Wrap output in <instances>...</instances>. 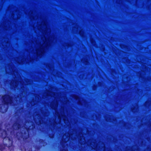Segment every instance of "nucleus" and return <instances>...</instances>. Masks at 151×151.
<instances>
[{
  "label": "nucleus",
  "mask_w": 151,
  "mask_h": 151,
  "mask_svg": "<svg viewBox=\"0 0 151 151\" xmlns=\"http://www.w3.org/2000/svg\"><path fill=\"white\" fill-rule=\"evenodd\" d=\"M68 136L65 138L66 134L63 135V141L64 142H67L69 139L70 137V136L69 134H67Z\"/></svg>",
  "instance_id": "3"
},
{
  "label": "nucleus",
  "mask_w": 151,
  "mask_h": 151,
  "mask_svg": "<svg viewBox=\"0 0 151 151\" xmlns=\"http://www.w3.org/2000/svg\"><path fill=\"white\" fill-rule=\"evenodd\" d=\"M6 135V133L4 131L3 132L2 137V138H5V136Z\"/></svg>",
  "instance_id": "4"
},
{
  "label": "nucleus",
  "mask_w": 151,
  "mask_h": 151,
  "mask_svg": "<svg viewBox=\"0 0 151 151\" xmlns=\"http://www.w3.org/2000/svg\"><path fill=\"white\" fill-rule=\"evenodd\" d=\"M0 151H2L0 149Z\"/></svg>",
  "instance_id": "6"
},
{
  "label": "nucleus",
  "mask_w": 151,
  "mask_h": 151,
  "mask_svg": "<svg viewBox=\"0 0 151 151\" xmlns=\"http://www.w3.org/2000/svg\"><path fill=\"white\" fill-rule=\"evenodd\" d=\"M45 41L43 40L42 42L39 44L37 43V41L36 43L37 44L39 48L37 49L36 53L37 55H42L45 52V48H47V46L50 45V42L48 40L45 38Z\"/></svg>",
  "instance_id": "1"
},
{
  "label": "nucleus",
  "mask_w": 151,
  "mask_h": 151,
  "mask_svg": "<svg viewBox=\"0 0 151 151\" xmlns=\"http://www.w3.org/2000/svg\"><path fill=\"white\" fill-rule=\"evenodd\" d=\"M2 99L6 104H8L12 101V99L9 96H2Z\"/></svg>",
  "instance_id": "2"
},
{
  "label": "nucleus",
  "mask_w": 151,
  "mask_h": 151,
  "mask_svg": "<svg viewBox=\"0 0 151 151\" xmlns=\"http://www.w3.org/2000/svg\"><path fill=\"white\" fill-rule=\"evenodd\" d=\"M56 105L57 106V105H58V104H56Z\"/></svg>",
  "instance_id": "5"
},
{
  "label": "nucleus",
  "mask_w": 151,
  "mask_h": 151,
  "mask_svg": "<svg viewBox=\"0 0 151 151\" xmlns=\"http://www.w3.org/2000/svg\"><path fill=\"white\" fill-rule=\"evenodd\" d=\"M65 151H67V150H65Z\"/></svg>",
  "instance_id": "7"
}]
</instances>
